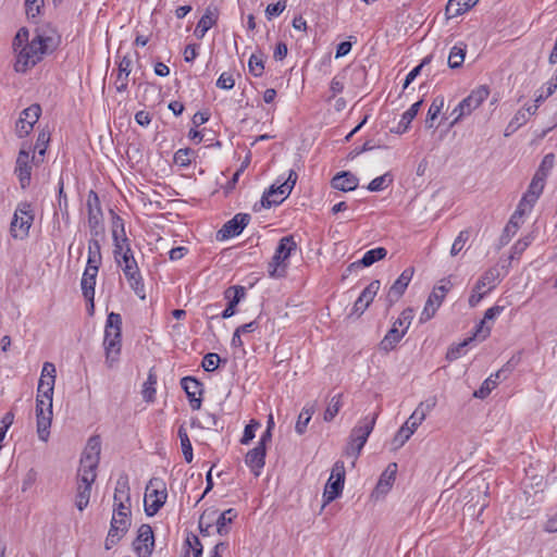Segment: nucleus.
I'll list each match as a JSON object with an SVG mask.
<instances>
[{
    "label": "nucleus",
    "instance_id": "f257e3e1",
    "mask_svg": "<svg viewBox=\"0 0 557 557\" xmlns=\"http://www.w3.org/2000/svg\"><path fill=\"white\" fill-rule=\"evenodd\" d=\"M112 237L115 262L122 268L129 287L140 299H145L146 294L143 276L131 248L129 239L126 237L124 222L117 214H114L112 218Z\"/></svg>",
    "mask_w": 557,
    "mask_h": 557
},
{
    "label": "nucleus",
    "instance_id": "f03ea898",
    "mask_svg": "<svg viewBox=\"0 0 557 557\" xmlns=\"http://www.w3.org/2000/svg\"><path fill=\"white\" fill-rule=\"evenodd\" d=\"M97 459L90 454H87L84 459H81V467L78 468L77 492L75 497V506L79 511H83L89 504L91 485L95 482L97 474Z\"/></svg>",
    "mask_w": 557,
    "mask_h": 557
},
{
    "label": "nucleus",
    "instance_id": "7ed1b4c3",
    "mask_svg": "<svg viewBox=\"0 0 557 557\" xmlns=\"http://www.w3.org/2000/svg\"><path fill=\"white\" fill-rule=\"evenodd\" d=\"M122 346V317L119 313L110 312L104 329L103 347L106 350V362L109 368L117 361Z\"/></svg>",
    "mask_w": 557,
    "mask_h": 557
},
{
    "label": "nucleus",
    "instance_id": "20e7f679",
    "mask_svg": "<svg viewBox=\"0 0 557 557\" xmlns=\"http://www.w3.org/2000/svg\"><path fill=\"white\" fill-rule=\"evenodd\" d=\"M49 37L36 35L29 44L23 46L16 54L14 70L17 73H26L29 69L34 67L44 57L48 49Z\"/></svg>",
    "mask_w": 557,
    "mask_h": 557
},
{
    "label": "nucleus",
    "instance_id": "39448f33",
    "mask_svg": "<svg viewBox=\"0 0 557 557\" xmlns=\"http://www.w3.org/2000/svg\"><path fill=\"white\" fill-rule=\"evenodd\" d=\"M377 417L379 412H374L372 416H367L351 430L349 443L346 447V454L348 456L358 457L360 455L369 435L374 429Z\"/></svg>",
    "mask_w": 557,
    "mask_h": 557
},
{
    "label": "nucleus",
    "instance_id": "423d86ee",
    "mask_svg": "<svg viewBox=\"0 0 557 557\" xmlns=\"http://www.w3.org/2000/svg\"><path fill=\"white\" fill-rule=\"evenodd\" d=\"M168 492L165 483L158 478L149 480L146 486L144 507L147 516H154L165 504Z\"/></svg>",
    "mask_w": 557,
    "mask_h": 557
},
{
    "label": "nucleus",
    "instance_id": "0eeeda50",
    "mask_svg": "<svg viewBox=\"0 0 557 557\" xmlns=\"http://www.w3.org/2000/svg\"><path fill=\"white\" fill-rule=\"evenodd\" d=\"M35 215L32 203L27 201L20 202L13 214L10 225L11 235L14 238L26 237L34 222Z\"/></svg>",
    "mask_w": 557,
    "mask_h": 557
},
{
    "label": "nucleus",
    "instance_id": "6e6552de",
    "mask_svg": "<svg viewBox=\"0 0 557 557\" xmlns=\"http://www.w3.org/2000/svg\"><path fill=\"white\" fill-rule=\"evenodd\" d=\"M490 89L487 86L482 85L473 89L468 97H466L451 112L454 116L450 125L458 123L463 116L469 115L473 110L481 106V103L488 97Z\"/></svg>",
    "mask_w": 557,
    "mask_h": 557
},
{
    "label": "nucleus",
    "instance_id": "1a4fd4ad",
    "mask_svg": "<svg viewBox=\"0 0 557 557\" xmlns=\"http://www.w3.org/2000/svg\"><path fill=\"white\" fill-rule=\"evenodd\" d=\"M87 211H88V227L90 236L103 237L104 236V224L102 221V209L100 199L95 190H89L87 195Z\"/></svg>",
    "mask_w": 557,
    "mask_h": 557
},
{
    "label": "nucleus",
    "instance_id": "9d476101",
    "mask_svg": "<svg viewBox=\"0 0 557 557\" xmlns=\"http://www.w3.org/2000/svg\"><path fill=\"white\" fill-rule=\"evenodd\" d=\"M451 287L453 283L450 280L444 278L440 281V284L433 288V292L430 294L426 300V304L420 315V322H426L434 317L436 310L440 308L446 294L451 289Z\"/></svg>",
    "mask_w": 557,
    "mask_h": 557
},
{
    "label": "nucleus",
    "instance_id": "9b49d317",
    "mask_svg": "<svg viewBox=\"0 0 557 557\" xmlns=\"http://www.w3.org/2000/svg\"><path fill=\"white\" fill-rule=\"evenodd\" d=\"M297 249V243L293 235L284 236L280 239L278 245L275 249L272 261L269 264V273L271 276H281L278 268L289 258L293 251ZM284 271V269H282Z\"/></svg>",
    "mask_w": 557,
    "mask_h": 557
},
{
    "label": "nucleus",
    "instance_id": "f8f14e48",
    "mask_svg": "<svg viewBox=\"0 0 557 557\" xmlns=\"http://www.w3.org/2000/svg\"><path fill=\"white\" fill-rule=\"evenodd\" d=\"M345 483V466L338 460L334 463L331 476L323 493L324 506L341 496Z\"/></svg>",
    "mask_w": 557,
    "mask_h": 557
},
{
    "label": "nucleus",
    "instance_id": "ddd939ff",
    "mask_svg": "<svg viewBox=\"0 0 557 557\" xmlns=\"http://www.w3.org/2000/svg\"><path fill=\"white\" fill-rule=\"evenodd\" d=\"M32 147L23 145L18 151L14 174L16 175L22 189H26L30 185L32 180V162L35 157L30 156Z\"/></svg>",
    "mask_w": 557,
    "mask_h": 557
},
{
    "label": "nucleus",
    "instance_id": "4468645a",
    "mask_svg": "<svg viewBox=\"0 0 557 557\" xmlns=\"http://www.w3.org/2000/svg\"><path fill=\"white\" fill-rule=\"evenodd\" d=\"M131 517L126 515L113 513L110 529L104 542L106 549H111L114 545H116L120 540L127 533L131 527Z\"/></svg>",
    "mask_w": 557,
    "mask_h": 557
},
{
    "label": "nucleus",
    "instance_id": "2eb2a0df",
    "mask_svg": "<svg viewBox=\"0 0 557 557\" xmlns=\"http://www.w3.org/2000/svg\"><path fill=\"white\" fill-rule=\"evenodd\" d=\"M40 114L41 108L37 103H34L22 111L15 124V133L18 138L26 137L33 131V127L38 121Z\"/></svg>",
    "mask_w": 557,
    "mask_h": 557
},
{
    "label": "nucleus",
    "instance_id": "dca6fc26",
    "mask_svg": "<svg viewBox=\"0 0 557 557\" xmlns=\"http://www.w3.org/2000/svg\"><path fill=\"white\" fill-rule=\"evenodd\" d=\"M55 366L52 362H45L41 370V375L38 382L37 394L39 397H45L52 401L53 389L55 383Z\"/></svg>",
    "mask_w": 557,
    "mask_h": 557
},
{
    "label": "nucleus",
    "instance_id": "f3484780",
    "mask_svg": "<svg viewBox=\"0 0 557 557\" xmlns=\"http://www.w3.org/2000/svg\"><path fill=\"white\" fill-rule=\"evenodd\" d=\"M412 275L413 268L405 269L389 287L385 297L387 309L394 306L401 298L412 278Z\"/></svg>",
    "mask_w": 557,
    "mask_h": 557
},
{
    "label": "nucleus",
    "instance_id": "a211bd4d",
    "mask_svg": "<svg viewBox=\"0 0 557 557\" xmlns=\"http://www.w3.org/2000/svg\"><path fill=\"white\" fill-rule=\"evenodd\" d=\"M133 546L138 557H149L152 554L154 536L152 528L149 524H141L139 527Z\"/></svg>",
    "mask_w": 557,
    "mask_h": 557
},
{
    "label": "nucleus",
    "instance_id": "6ab92c4d",
    "mask_svg": "<svg viewBox=\"0 0 557 557\" xmlns=\"http://www.w3.org/2000/svg\"><path fill=\"white\" fill-rule=\"evenodd\" d=\"M250 215L248 213H237L227 221L216 233L218 240H225L239 235L248 225Z\"/></svg>",
    "mask_w": 557,
    "mask_h": 557
},
{
    "label": "nucleus",
    "instance_id": "aec40b11",
    "mask_svg": "<svg viewBox=\"0 0 557 557\" xmlns=\"http://www.w3.org/2000/svg\"><path fill=\"white\" fill-rule=\"evenodd\" d=\"M181 386L187 395L193 410H199L202 404V383L194 376H185L181 380Z\"/></svg>",
    "mask_w": 557,
    "mask_h": 557
},
{
    "label": "nucleus",
    "instance_id": "412c9836",
    "mask_svg": "<svg viewBox=\"0 0 557 557\" xmlns=\"http://www.w3.org/2000/svg\"><path fill=\"white\" fill-rule=\"evenodd\" d=\"M505 310V306L495 305L491 308H488L483 319L480 321V323L475 327L474 337L479 338L480 341L486 339L492 331V324L494 320L503 313Z\"/></svg>",
    "mask_w": 557,
    "mask_h": 557
},
{
    "label": "nucleus",
    "instance_id": "4be33fe9",
    "mask_svg": "<svg viewBox=\"0 0 557 557\" xmlns=\"http://www.w3.org/2000/svg\"><path fill=\"white\" fill-rule=\"evenodd\" d=\"M98 271L99 269L94 268V265L86 267L81 281L82 293L90 302V310H94L95 285Z\"/></svg>",
    "mask_w": 557,
    "mask_h": 557
},
{
    "label": "nucleus",
    "instance_id": "5701e85b",
    "mask_svg": "<svg viewBox=\"0 0 557 557\" xmlns=\"http://www.w3.org/2000/svg\"><path fill=\"white\" fill-rule=\"evenodd\" d=\"M287 196L288 195L283 193V183H281L278 186L272 185L267 191L263 193L260 205L256 203L253 206V210L258 211L261 208H271L272 206H277L282 203Z\"/></svg>",
    "mask_w": 557,
    "mask_h": 557
},
{
    "label": "nucleus",
    "instance_id": "b1692460",
    "mask_svg": "<svg viewBox=\"0 0 557 557\" xmlns=\"http://www.w3.org/2000/svg\"><path fill=\"white\" fill-rule=\"evenodd\" d=\"M381 283L379 280L372 281L360 294L354 305V312L358 315L362 314L369 305L373 301L375 295L380 290Z\"/></svg>",
    "mask_w": 557,
    "mask_h": 557
},
{
    "label": "nucleus",
    "instance_id": "393cba45",
    "mask_svg": "<svg viewBox=\"0 0 557 557\" xmlns=\"http://www.w3.org/2000/svg\"><path fill=\"white\" fill-rule=\"evenodd\" d=\"M132 63L129 55L122 57L117 63V74L114 81V86L117 92H125L128 88Z\"/></svg>",
    "mask_w": 557,
    "mask_h": 557
},
{
    "label": "nucleus",
    "instance_id": "a878e982",
    "mask_svg": "<svg viewBox=\"0 0 557 557\" xmlns=\"http://www.w3.org/2000/svg\"><path fill=\"white\" fill-rule=\"evenodd\" d=\"M245 287L235 285L225 289L224 297L228 300L226 308L222 311L221 317L228 319L235 314V307L245 297Z\"/></svg>",
    "mask_w": 557,
    "mask_h": 557
},
{
    "label": "nucleus",
    "instance_id": "bb28decb",
    "mask_svg": "<svg viewBox=\"0 0 557 557\" xmlns=\"http://www.w3.org/2000/svg\"><path fill=\"white\" fill-rule=\"evenodd\" d=\"M267 448L262 446H256L250 449L245 456V462L250 468L252 473L258 476L260 475L261 469L265 463Z\"/></svg>",
    "mask_w": 557,
    "mask_h": 557
},
{
    "label": "nucleus",
    "instance_id": "cd10ccee",
    "mask_svg": "<svg viewBox=\"0 0 557 557\" xmlns=\"http://www.w3.org/2000/svg\"><path fill=\"white\" fill-rule=\"evenodd\" d=\"M332 187L342 191L355 190L358 187V177L349 171L337 173L332 178Z\"/></svg>",
    "mask_w": 557,
    "mask_h": 557
},
{
    "label": "nucleus",
    "instance_id": "c85d7f7f",
    "mask_svg": "<svg viewBox=\"0 0 557 557\" xmlns=\"http://www.w3.org/2000/svg\"><path fill=\"white\" fill-rule=\"evenodd\" d=\"M218 22V10L208 7L205 14L201 16L195 28V36L203 38L206 33Z\"/></svg>",
    "mask_w": 557,
    "mask_h": 557
},
{
    "label": "nucleus",
    "instance_id": "c756f323",
    "mask_svg": "<svg viewBox=\"0 0 557 557\" xmlns=\"http://www.w3.org/2000/svg\"><path fill=\"white\" fill-rule=\"evenodd\" d=\"M386 255L387 250L384 247H376L374 249L368 250L360 260L352 262L348 267V270L351 271L361 267H370L376 261L384 259Z\"/></svg>",
    "mask_w": 557,
    "mask_h": 557
},
{
    "label": "nucleus",
    "instance_id": "7c9ffc66",
    "mask_svg": "<svg viewBox=\"0 0 557 557\" xmlns=\"http://www.w3.org/2000/svg\"><path fill=\"white\" fill-rule=\"evenodd\" d=\"M422 106V100L414 102L407 111H405L401 115V119L393 132L396 134H404L410 126L412 120L417 116L420 108Z\"/></svg>",
    "mask_w": 557,
    "mask_h": 557
},
{
    "label": "nucleus",
    "instance_id": "2f4dec72",
    "mask_svg": "<svg viewBox=\"0 0 557 557\" xmlns=\"http://www.w3.org/2000/svg\"><path fill=\"white\" fill-rule=\"evenodd\" d=\"M102 237H94L91 236L88 240V260L86 267H92L98 268L101 264V246H100V239Z\"/></svg>",
    "mask_w": 557,
    "mask_h": 557
},
{
    "label": "nucleus",
    "instance_id": "473e14b6",
    "mask_svg": "<svg viewBox=\"0 0 557 557\" xmlns=\"http://www.w3.org/2000/svg\"><path fill=\"white\" fill-rule=\"evenodd\" d=\"M315 412V403L307 404L300 411L296 425L295 431L299 435H302L308 426V423L310 422L312 414Z\"/></svg>",
    "mask_w": 557,
    "mask_h": 557
},
{
    "label": "nucleus",
    "instance_id": "72a5a7b5",
    "mask_svg": "<svg viewBox=\"0 0 557 557\" xmlns=\"http://www.w3.org/2000/svg\"><path fill=\"white\" fill-rule=\"evenodd\" d=\"M37 419V434L39 440L47 442L50 435V426L52 421V410H48L45 413L36 414Z\"/></svg>",
    "mask_w": 557,
    "mask_h": 557
},
{
    "label": "nucleus",
    "instance_id": "f704fd0d",
    "mask_svg": "<svg viewBox=\"0 0 557 557\" xmlns=\"http://www.w3.org/2000/svg\"><path fill=\"white\" fill-rule=\"evenodd\" d=\"M405 334L406 333L399 330L398 327L392 326V329L386 333L384 338L381 341L380 348L384 351L393 350L405 336Z\"/></svg>",
    "mask_w": 557,
    "mask_h": 557
},
{
    "label": "nucleus",
    "instance_id": "c9c22d12",
    "mask_svg": "<svg viewBox=\"0 0 557 557\" xmlns=\"http://www.w3.org/2000/svg\"><path fill=\"white\" fill-rule=\"evenodd\" d=\"M469 9H471L469 0H448L445 14L447 18H454L466 13Z\"/></svg>",
    "mask_w": 557,
    "mask_h": 557
},
{
    "label": "nucleus",
    "instance_id": "e433bc0d",
    "mask_svg": "<svg viewBox=\"0 0 557 557\" xmlns=\"http://www.w3.org/2000/svg\"><path fill=\"white\" fill-rule=\"evenodd\" d=\"M500 373H502V371H497L496 373L491 374L482 383L481 387L473 393V396L476 398H480V399L486 398L490 395V393L492 392V389H494L497 386V384H498L497 380L499 379Z\"/></svg>",
    "mask_w": 557,
    "mask_h": 557
},
{
    "label": "nucleus",
    "instance_id": "4c0bfd02",
    "mask_svg": "<svg viewBox=\"0 0 557 557\" xmlns=\"http://www.w3.org/2000/svg\"><path fill=\"white\" fill-rule=\"evenodd\" d=\"M540 197L533 191H525L519 201V205L515 211V215L522 216L527 212H530Z\"/></svg>",
    "mask_w": 557,
    "mask_h": 557
},
{
    "label": "nucleus",
    "instance_id": "58836bf2",
    "mask_svg": "<svg viewBox=\"0 0 557 557\" xmlns=\"http://www.w3.org/2000/svg\"><path fill=\"white\" fill-rule=\"evenodd\" d=\"M236 517H237V512L233 508H230V509L221 512L215 520L216 532L220 535L227 534L228 530L226 529V525L228 523H231Z\"/></svg>",
    "mask_w": 557,
    "mask_h": 557
},
{
    "label": "nucleus",
    "instance_id": "ea45409f",
    "mask_svg": "<svg viewBox=\"0 0 557 557\" xmlns=\"http://www.w3.org/2000/svg\"><path fill=\"white\" fill-rule=\"evenodd\" d=\"M466 57V45L460 44L456 45L450 49L449 55H448V65L450 69H459Z\"/></svg>",
    "mask_w": 557,
    "mask_h": 557
},
{
    "label": "nucleus",
    "instance_id": "a19ab883",
    "mask_svg": "<svg viewBox=\"0 0 557 557\" xmlns=\"http://www.w3.org/2000/svg\"><path fill=\"white\" fill-rule=\"evenodd\" d=\"M177 435L181 441V447L184 455V459L187 463H190L194 459L193 446L184 425L180 426Z\"/></svg>",
    "mask_w": 557,
    "mask_h": 557
},
{
    "label": "nucleus",
    "instance_id": "79ce46f5",
    "mask_svg": "<svg viewBox=\"0 0 557 557\" xmlns=\"http://www.w3.org/2000/svg\"><path fill=\"white\" fill-rule=\"evenodd\" d=\"M443 107H444V97L438 96V97L434 98V100L432 101V103L429 108L428 115L425 119V126L428 128H432L434 126V120L438 116Z\"/></svg>",
    "mask_w": 557,
    "mask_h": 557
},
{
    "label": "nucleus",
    "instance_id": "37998d69",
    "mask_svg": "<svg viewBox=\"0 0 557 557\" xmlns=\"http://www.w3.org/2000/svg\"><path fill=\"white\" fill-rule=\"evenodd\" d=\"M481 281L482 285L487 286L486 292L488 293L493 288L496 287V285L499 282V270L497 267H493L487 269L479 278Z\"/></svg>",
    "mask_w": 557,
    "mask_h": 557
},
{
    "label": "nucleus",
    "instance_id": "c03bdc74",
    "mask_svg": "<svg viewBox=\"0 0 557 557\" xmlns=\"http://www.w3.org/2000/svg\"><path fill=\"white\" fill-rule=\"evenodd\" d=\"M113 499L114 503H117L120 500L129 503L131 496L127 478H120L116 481Z\"/></svg>",
    "mask_w": 557,
    "mask_h": 557
},
{
    "label": "nucleus",
    "instance_id": "a18cd8bd",
    "mask_svg": "<svg viewBox=\"0 0 557 557\" xmlns=\"http://www.w3.org/2000/svg\"><path fill=\"white\" fill-rule=\"evenodd\" d=\"M343 406L342 394L333 396L324 411L323 419L326 422H331L339 412Z\"/></svg>",
    "mask_w": 557,
    "mask_h": 557
},
{
    "label": "nucleus",
    "instance_id": "49530a36",
    "mask_svg": "<svg viewBox=\"0 0 557 557\" xmlns=\"http://www.w3.org/2000/svg\"><path fill=\"white\" fill-rule=\"evenodd\" d=\"M413 317V309L406 308L401 311L400 315L393 323V326L398 327L399 330L401 329L403 332L407 333Z\"/></svg>",
    "mask_w": 557,
    "mask_h": 557
},
{
    "label": "nucleus",
    "instance_id": "de8ad7c7",
    "mask_svg": "<svg viewBox=\"0 0 557 557\" xmlns=\"http://www.w3.org/2000/svg\"><path fill=\"white\" fill-rule=\"evenodd\" d=\"M554 163H555V156L553 153L546 154L543 158V160L534 175L537 177L540 176V178L546 181L550 170L554 168Z\"/></svg>",
    "mask_w": 557,
    "mask_h": 557
},
{
    "label": "nucleus",
    "instance_id": "09e8293b",
    "mask_svg": "<svg viewBox=\"0 0 557 557\" xmlns=\"http://www.w3.org/2000/svg\"><path fill=\"white\" fill-rule=\"evenodd\" d=\"M157 376L151 371L148 374L147 381L144 384L143 397L146 401L151 403L154 400Z\"/></svg>",
    "mask_w": 557,
    "mask_h": 557
},
{
    "label": "nucleus",
    "instance_id": "8fccbe9b",
    "mask_svg": "<svg viewBox=\"0 0 557 557\" xmlns=\"http://www.w3.org/2000/svg\"><path fill=\"white\" fill-rule=\"evenodd\" d=\"M249 72L256 76L260 77L264 71V63L261 55L251 54L248 61Z\"/></svg>",
    "mask_w": 557,
    "mask_h": 557
},
{
    "label": "nucleus",
    "instance_id": "3c124183",
    "mask_svg": "<svg viewBox=\"0 0 557 557\" xmlns=\"http://www.w3.org/2000/svg\"><path fill=\"white\" fill-rule=\"evenodd\" d=\"M474 338L475 337L473 335L472 337H468L465 341H462L461 343H459L455 346H451L446 354V358L450 361L457 360L458 358H460L462 355L463 348H466Z\"/></svg>",
    "mask_w": 557,
    "mask_h": 557
},
{
    "label": "nucleus",
    "instance_id": "603ef678",
    "mask_svg": "<svg viewBox=\"0 0 557 557\" xmlns=\"http://www.w3.org/2000/svg\"><path fill=\"white\" fill-rule=\"evenodd\" d=\"M396 471H397L396 463L388 465L387 469L382 473V475L379 480V483L376 485V488H383L386 476H388V481H386V488H391L393 485V482L395 481Z\"/></svg>",
    "mask_w": 557,
    "mask_h": 557
},
{
    "label": "nucleus",
    "instance_id": "864d4df0",
    "mask_svg": "<svg viewBox=\"0 0 557 557\" xmlns=\"http://www.w3.org/2000/svg\"><path fill=\"white\" fill-rule=\"evenodd\" d=\"M396 471H397L396 463L388 465L387 469L382 473V475L379 480V483L376 485V488H383L386 476H388V481H386V488H391L393 485V482L395 481Z\"/></svg>",
    "mask_w": 557,
    "mask_h": 557
},
{
    "label": "nucleus",
    "instance_id": "5fc2aeb1",
    "mask_svg": "<svg viewBox=\"0 0 557 557\" xmlns=\"http://www.w3.org/2000/svg\"><path fill=\"white\" fill-rule=\"evenodd\" d=\"M29 41L28 29L25 27L20 28L12 42L15 53L17 54L18 50L23 48V46H26V44H29Z\"/></svg>",
    "mask_w": 557,
    "mask_h": 557
},
{
    "label": "nucleus",
    "instance_id": "6e6d98bb",
    "mask_svg": "<svg viewBox=\"0 0 557 557\" xmlns=\"http://www.w3.org/2000/svg\"><path fill=\"white\" fill-rule=\"evenodd\" d=\"M392 177H389L388 174H384V175H381V176H377L375 178H373L369 185H368V189L370 191H381L383 189H385L387 187V185L389 183H392Z\"/></svg>",
    "mask_w": 557,
    "mask_h": 557
},
{
    "label": "nucleus",
    "instance_id": "4d7b16f0",
    "mask_svg": "<svg viewBox=\"0 0 557 557\" xmlns=\"http://www.w3.org/2000/svg\"><path fill=\"white\" fill-rule=\"evenodd\" d=\"M432 60V55H426L419 65L413 67L406 76L403 88L406 89L421 73V70L424 65L429 64Z\"/></svg>",
    "mask_w": 557,
    "mask_h": 557
},
{
    "label": "nucleus",
    "instance_id": "13d9d810",
    "mask_svg": "<svg viewBox=\"0 0 557 557\" xmlns=\"http://www.w3.org/2000/svg\"><path fill=\"white\" fill-rule=\"evenodd\" d=\"M58 188H59V190H58L59 207H60L63 215L69 218V202H67V196L64 193V181L62 177H60V180L58 182Z\"/></svg>",
    "mask_w": 557,
    "mask_h": 557
},
{
    "label": "nucleus",
    "instance_id": "bf43d9fd",
    "mask_svg": "<svg viewBox=\"0 0 557 557\" xmlns=\"http://www.w3.org/2000/svg\"><path fill=\"white\" fill-rule=\"evenodd\" d=\"M194 151L190 148L178 149L174 154V162L180 166H188L191 163L190 156Z\"/></svg>",
    "mask_w": 557,
    "mask_h": 557
},
{
    "label": "nucleus",
    "instance_id": "052dcab7",
    "mask_svg": "<svg viewBox=\"0 0 557 557\" xmlns=\"http://www.w3.org/2000/svg\"><path fill=\"white\" fill-rule=\"evenodd\" d=\"M220 362H221V358L218 354L208 352L207 355H205L201 364L206 371L212 372V371L216 370Z\"/></svg>",
    "mask_w": 557,
    "mask_h": 557
},
{
    "label": "nucleus",
    "instance_id": "680f3d73",
    "mask_svg": "<svg viewBox=\"0 0 557 557\" xmlns=\"http://www.w3.org/2000/svg\"><path fill=\"white\" fill-rule=\"evenodd\" d=\"M44 7V0H25V11L28 18H35L39 15Z\"/></svg>",
    "mask_w": 557,
    "mask_h": 557
},
{
    "label": "nucleus",
    "instance_id": "e2e57ef3",
    "mask_svg": "<svg viewBox=\"0 0 557 557\" xmlns=\"http://www.w3.org/2000/svg\"><path fill=\"white\" fill-rule=\"evenodd\" d=\"M437 404V398L435 396H431L425 400L421 401L414 411L421 414L423 418L426 417L429 412H431Z\"/></svg>",
    "mask_w": 557,
    "mask_h": 557
},
{
    "label": "nucleus",
    "instance_id": "0e129e2a",
    "mask_svg": "<svg viewBox=\"0 0 557 557\" xmlns=\"http://www.w3.org/2000/svg\"><path fill=\"white\" fill-rule=\"evenodd\" d=\"M87 454H90L92 457H95L97 459V463L99 462L100 440L98 436H92L88 440L87 448L82 459H84Z\"/></svg>",
    "mask_w": 557,
    "mask_h": 557
},
{
    "label": "nucleus",
    "instance_id": "69168bd1",
    "mask_svg": "<svg viewBox=\"0 0 557 557\" xmlns=\"http://www.w3.org/2000/svg\"><path fill=\"white\" fill-rule=\"evenodd\" d=\"M259 426H260V423L258 421L251 420L250 423L245 426L240 443L243 445L249 444L253 440L255 432H256L257 428H259Z\"/></svg>",
    "mask_w": 557,
    "mask_h": 557
},
{
    "label": "nucleus",
    "instance_id": "338daca9",
    "mask_svg": "<svg viewBox=\"0 0 557 557\" xmlns=\"http://www.w3.org/2000/svg\"><path fill=\"white\" fill-rule=\"evenodd\" d=\"M469 232L468 231H461L459 235L456 237V239L453 243L450 255L456 256L458 252L461 251L463 248L466 242L469 239Z\"/></svg>",
    "mask_w": 557,
    "mask_h": 557
},
{
    "label": "nucleus",
    "instance_id": "774afa93",
    "mask_svg": "<svg viewBox=\"0 0 557 557\" xmlns=\"http://www.w3.org/2000/svg\"><path fill=\"white\" fill-rule=\"evenodd\" d=\"M186 544L188 547L193 550L194 557H201L202 555V544L200 543V540L196 535L187 536Z\"/></svg>",
    "mask_w": 557,
    "mask_h": 557
}]
</instances>
